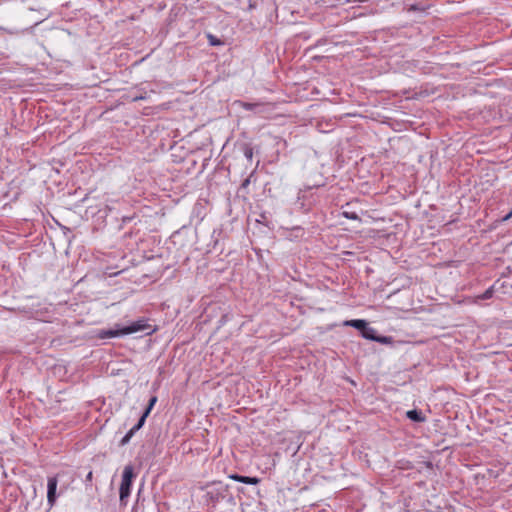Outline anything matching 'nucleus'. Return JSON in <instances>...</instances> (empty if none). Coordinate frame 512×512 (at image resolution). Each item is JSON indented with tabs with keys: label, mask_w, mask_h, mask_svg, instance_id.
<instances>
[{
	"label": "nucleus",
	"mask_w": 512,
	"mask_h": 512,
	"mask_svg": "<svg viewBox=\"0 0 512 512\" xmlns=\"http://www.w3.org/2000/svg\"><path fill=\"white\" fill-rule=\"evenodd\" d=\"M344 325L353 327V328L359 330L360 333L362 334V332L364 331V329L366 328L368 323H367V321H365L363 319H353V320H346L344 322Z\"/></svg>",
	"instance_id": "obj_7"
},
{
	"label": "nucleus",
	"mask_w": 512,
	"mask_h": 512,
	"mask_svg": "<svg viewBox=\"0 0 512 512\" xmlns=\"http://www.w3.org/2000/svg\"><path fill=\"white\" fill-rule=\"evenodd\" d=\"M244 156L246 157L247 160L251 161L253 158V148L246 145L244 147Z\"/></svg>",
	"instance_id": "obj_11"
},
{
	"label": "nucleus",
	"mask_w": 512,
	"mask_h": 512,
	"mask_svg": "<svg viewBox=\"0 0 512 512\" xmlns=\"http://www.w3.org/2000/svg\"><path fill=\"white\" fill-rule=\"evenodd\" d=\"M254 176V172H252L243 182H242V185L241 187L242 188H246L250 182H251V178Z\"/></svg>",
	"instance_id": "obj_16"
},
{
	"label": "nucleus",
	"mask_w": 512,
	"mask_h": 512,
	"mask_svg": "<svg viewBox=\"0 0 512 512\" xmlns=\"http://www.w3.org/2000/svg\"><path fill=\"white\" fill-rule=\"evenodd\" d=\"M493 295V287H490L489 289H487L481 296L480 298L483 299V300H486V299H490Z\"/></svg>",
	"instance_id": "obj_13"
},
{
	"label": "nucleus",
	"mask_w": 512,
	"mask_h": 512,
	"mask_svg": "<svg viewBox=\"0 0 512 512\" xmlns=\"http://www.w3.org/2000/svg\"><path fill=\"white\" fill-rule=\"evenodd\" d=\"M135 473L132 465H126L123 469L122 480L119 488V500L122 506L127 505L128 498L131 494V488Z\"/></svg>",
	"instance_id": "obj_2"
},
{
	"label": "nucleus",
	"mask_w": 512,
	"mask_h": 512,
	"mask_svg": "<svg viewBox=\"0 0 512 512\" xmlns=\"http://www.w3.org/2000/svg\"><path fill=\"white\" fill-rule=\"evenodd\" d=\"M361 335L363 338L372 340V341H375L376 336H378L376 330L374 328L370 327L369 325L366 326V328L364 329V331L362 332Z\"/></svg>",
	"instance_id": "obj_9"
},
{
	"label": "nucleus",
	"mask_w": 512,
	"mask_h": 512,
	"mask_svg": "<svg viewBox=\"0 0 512 512\" xmlns=\"http://www.w3.org/2000/svg\"><path fill=\"white\" fill-rule=\"evenodd\" d=\"M93 480V472L89 471L88 474L85 477V486L86 489L91 486Z\"/></svg>",
	"instance_id": "obj_14"
},
{
	"label": "nucleus",
	"mask_w": 512,
	"mask_h": 512,
	"mask_svg": "<svg viewBox=\"0 0 512 512\" xmlns=\"http://www.w3.org/2000/svg\"><path fill=\"white\" fill-rule=\"evenodd\" d=\"M511 217H512V210H511L508 214H506V216L503 218V221H507V220H509Z\"/></svg>",
	"instance_id": "obj_17"
},
{
	"label": "nucleus",
	"mask_w": 512,
	"mask_h": 512,
	"mask_svg": "<svg viewBox=\"0 0 512 512\" xmlns=\"http://www.w3.org/2000/svg\"><path fill=\"white\" fill-rule=\"evenodd\" d=\"M146 330H150L149 332H147V334H150L152 332L151 326L148 325L144 320H138L121 328L102 330L100 332V337L113 338Z\"/></svg>",
	"instance_id": "obj_1"
},
{
	"label": "nucleus",
	"mask_w": 512,
	"mask_h": 512,
	"mask_svg": "<svg viewBox=\"0 0 512 512\" xmlns=\"http://www.w3.org/2000/svg\"><path fill=\"white\" fill-rule=\"evenodd\" d=\"M57 485H58V479L56 476L49 477L47 482V502L50 505V507L54 506L56 499H57Z\"/></svg>",
	"instance_id": "obj_4"
},
{
	"label": "nucleus",
	"mask_w": 512,
	"mask_h": 512,
	"mask_svg": "<svg viewBox=\"0 0 512 512\" xmlns=\"http://www.w3.org/2000/svg\"><path fill=\"white\" fill-rule=\"evenodd\" d=\"M208 40H209V43L212 45V46H218V45H221L222 44V41L219 40L217 37H215L214 35L212 34H208Z\"/></svg>",
	"instance_id": "obj_12"
},
{
	"label": "nucleus",
	"mask_w": 512,
	"mask_h": 512,
	"mask_svg": "<svg viewBox=\"0 0 512 512\" xmlns=\"http://www.w3.org/2000/svg\"><path fill=\"white\" fill-rule=\"evenodd\" d=\"M406 416L414 422H424L425 421V417L422 414V412L418 411L416 409L407 411Z\"/></svg>",
	"instance_id": "obj_8"
},
{
	"label": "nucleus",
	"mask_w": 512,
	"mask_h": 512,
	"mask_svg": "<svg viewBox=\"0 0 512 512\" xmlns=\"http://www.w3.org/2000/svg\"><path fill=\"white\" fill-rule=\"evenodd\" d=\"M343 215L348 219H352V220L358 219V216L355 212H344Z\"/></svg>",
	"instance_id": "obj_15"
},
{
	"label": "nucleus",
	"mask_w": 512,
	"mask_h": 512,
	"mask_svg": "<svg viewBox=\"0 0 512 512\" xmlns=\"http://www.w3.org/2000/svg\"><path fill=\"white\" fill-rule=\"evenodd\" d=\"M236 104L239 107L244 108L245 110L254 111L255 113H262V112H264V109H263L264 105L262 103H259V102L251 103V102H245V101H237Z\"/></svg>",
	"instance_id": "obj_5"
},
{
	"label": "nucleus",
	"mask_w": 512,
	"mask_h": 512,
	"mask_svg": "<svg viewBox=\"0 0 512 512\" xmlns=\"http://www.w3.org/2000/svg\"><path fill=\"white\" fill-rule=\"evenodd\" d=\"M230 478L237 482H241L244 484H250V485H256L260 482V479L257 477L242 476V475H238V474L230 475Z\"/></svg>",
	"instance_id": "obj_6"
},
{
	"label": "nucleus",
	"mask_w": 512,
	"mask_h": 512,
	"mask_svg": "<svg viewBox=\"0 0 512 512\" xmlns=\"http://www.w3.org/2000/svg\"><path fill=\"white\" fill-rule=\"evenodd\" d=\"M157 402V397L156 396H152L149 400V403H148V406L146 407V409L144 410L143 414L141 415V417L139 418L137 424H135L127 433L126 435L121 439L120 441V445L121 446H124L126 444L129 443V441L131 440V438L133 437V435L138 431L140 430L143 425L145 424V421H146V418L148 417V415L150 414L152 408L154 407L155 403Z\"/></svg>",
	"instance_id": "obj_3"
},
{
	"label": "nucleus",
	"mask_w": 512,
	"mask_h": 512,
	"mask_svg": "<svg viewBox=\"0 0 512 512\" xmlns=\"http://www.w3.org/2000/svg\"><path fill=\"white\" fill-rule=\"evenodd\" d=\"M392 337L389 336H376L375 342L381 343V344H391L392 343Z\"/></svg>",
	"instance_id": "obj_10"
}]
</instances>
